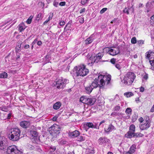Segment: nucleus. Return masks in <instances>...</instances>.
Masks as SVG:
<instances>
[{
    "mask_svg": "<svg viewBox=\"0 0 154 154\" xmlns=\"http://www.w3.org/2000/svg\"><path fill=\"white\" fill-rule=\"evenodd\" d=\"M107 8H103L100 11V13L101 14H102L103 13L105 12L107 10Z\"/></svg>",
    "mask_w": 154,
    "mask_h": 154,
    "instance_id": "37998d69",
    "label": "nucleus"
},
{
    "mask_svg": "<svg viewBox=\"0 0 154 154\" xmlns=\"http://www.w3.org/2000/svg\"><path fill=\"white\" fill-rule=\"evenodd\" d=\"M148 78V75L147 74H145L143 77V79L145 80H147Z\"/></svg>",
    "mask_w": 154,
    "mask_h": 154,
    "instance_id": "09e8293b",
    "label": "nucleus"
},
{
    "mask_svg": "<svg viewBox=\"0 0 154 154\" xmlns=\"http://www.w3.org/2000/svg\"><path fill=\"white\" fill-rule=\"evenodd\" d=\"M85 140V137L79 135L77 137V140L79 141H82Z\"/></svg>",
    "mask_w": 154,
    "mask_h": 154,
    "instance_id": "cd10ccee",
    "label": "nucleus"
},
{
    "mask_svg": "<svg viewBox=\"0 0 154 154\" xmlns=\"http://www.w3.org/2000/svg\"><path fill=\"white\" fill-rule=\"evenodd\" d=\"M109 140L106 137H101L98 140V142L99 145H102L108 142Z\"/></svg>",
    "mask_w": 154,
    "mask_h": 154,
    "instance_id": "2eb2a0df",
    "label": "nucleus"
},
{
    "mask_svg": "<svg viewBox=\"0 0 154 154\" xmlns=\"http://www.w3.org/2000/svg\"><path fill=\"white\" fill-rule=\"evenodd\" d=\"M65 24V22L63 20H62L60 21L59 23V24L60 26H62L64 25Z\"/></svg>",
    "mask_w": 154,
    "mask_h": 154,
    "instance_id": "8fccbe9b",
    "label": "nucleus"
},
{
    "mask_svg": "<svg viewBox=\"0 0 154 154\" xmlns=\"http://www.w3.org/2000/svg\"><path fill=\"white\" fill-rule=\"evenodd\" d=\"M85 8H83L80 10V13L82 14L83 12H85Z\"/></svg>",
    "mask_w": 154,
    "mask_h": 154,
    "instance_id": "603ef678",
    "label": "nucleus"
},
{
    "mask_svg": "<svg viewBox=\"0 0 154 154\" xmlns=\"http://www.w3.org/2000/svg\"><path fill=\"white\" fill-rule=\"evenodd\" d=\"M117 115V112H112L111 114V116H116Z\"/></svg>",
    "mask_w": 154,
    "mask_h": 154,
    "instance_id": "864d4df0",
    "label": "nucleus"
},
{
    "mask_svg": "<svg viewBox=\"0 0 154 154\" xmlns=\"http://www.w3.org/2000/svg\"><path fill=\"white\" fill-rule=\"evenodd\" d=\"M74 71V76L77 77L79 76H84L87 75L89 72V70L84 64H81L75 66Z\"/></svg>",
    "mask_w": 154,
    "mask_h": 154,
    "instance_id": "f257e3e1",
    "label": "nucleus"
},
{
    "mask_svg": "<svg viewBox=\"0 0 154 154\" xmlns=\"http://www.w3.org/2000/svg\"><path fill=\"white\" fill-rule=\"evenodd\" d=\"M88 1V0H82L81 3L82 4L84 5L87 3Z\"/></svg>",
    "mask_w": 154,
    "mask_h": 154,
    "instance_id": "a18cd8bd",
    "label": "nucleus"
},
{
    "mask_svg": "<svg viewBox=\"0 0 154 154\" xmlns=\"http://www.w3.org/2000/svg\"><path fill=\"white\" fill-rule=\"evenodd\" d=\"M105 122V121L104 120H103L101 122H100V123H99V125H98V126H100L103 123H104Z\"/></svg>",
    "mask_w": 154,
    "mask_h": 154,
    "instance_id": "052dcab7",
    "label": "nucleus"
},
{
    "mask_svg": "<svg viewBox=\"0 0 154 154\" xmlns=\"http://www.w3.org/2000/svg\"><path fill=\"white\" fill-rule=\"evenodd\" d=\"M23 24H20L19 25V30L20 32H22L25 29V28L23 26Z\"/></svg>",
    "mask_w": 154,
    "mask_h": 154,
    "instance_id": "c85d7f7f",
    "label": "nucleus"
},
{
    "mask_svg": "<svg viewBox=\"0 0 154 154\" xmlns=\"http://www.w3.org/2000/svg\"><path fill=\"white\" fill-rule=\"evenodd\" d=\"M136 76L134 74L131 72L127 73L123 79V83L126 85H130L133 82Z\"/></svg>",
    "mask_w": 154,
    "mask_h": 154,
    "instance_id": "20e7f679",
    "label": "nucleus"
},
{
    "mask_svg": "<svg viewBox=\"0 0 154 154\" xmlns=\"http://www.w3.org/2000/svg\"><path fill=\"white\" fill-rule=\"evenodd\" d=\"M84 127L86 131H87L90 128L98 129L99 128V126H98V124L96 123H93L90 122H87L84 125Z\"/></svg>",
    "mask_w": 154,
    "mask_h": 154,
    "instance_id": "9b49d317",
    "label": "nucleus"
},
{
    "mask_svg": "<svg viewBox=\"0 0 154 154\" xmlns=\"http://www.w3.org/2000/svg\"><path fill=\"white\" fill-rule=\"evenodd\" d=\"M40 4L42 5L43 6V8L44 6V3L42 2H41Z\"/></svg>",
    "mask_w": 154,
    "mask_h": 154,
    "instance_id": "338daca9",
    "label": "nucleus"
},
{
    "mask_svg": "<svg viewBox=\"0 0 154 154\" xmlns=\"http://www.w3.org/2000/svg\"><path fill=\"white\" fill-rule=\"evenodd\" d=\"M131 43L133 44H134L137 43V40L135 37L132 38L131 40Z\"/></svg>",
    "mask_w": 154,
    "mask_h": 154,
    "instance_id": "72a5a7b5",
    "label": "nucleus"
},
{
    "mask_svg": "<svg viewBox=\"0 0 154 154\" xmlns=\"http://www.w3.org/2000/svg\"><path fill=\"white\" fill-rule=\"evenodd\" d=\"M116 19H114L113 20H112L110 22L111 23H115L116 21Z\"/></svg>",
    "mask_w": 154,
    "mask_h": 154,
    "instance_id": "e2e57ef3",
    "label": "nucleus"
},
{
    "mask_svg": "<svg viewBox=\"0 0 154 154\" xmlns=\"http://www.w3.org/2000/svg\"><path fill=\"white\" fill-rule=\"evenodd\" d=\"M146 118L143 122L140 125V129L141 130H146L150 126L151 120L148 116H146Z\"/></svg>",
    "mask_w": 154,
    "mask_h": 154,
    "instance_id": "0eeeda50",
    "label": "nucleus"
},
{
    "mask_svg": "<svg viewBox=\"0 0 154 154\" xmlns=\"http://www.w3.org/2000/svg\"><path fill=\"white\" fill-rule=\"evenodd\" d=\"M68 81L66 79L61 78L56 80V86L58 89H63L66 86V84L68 83Z\"/></svg>",
    "mask_w": 154,
    "mask_h": 154,
    "instance_id": "423d86ee",
    "label": "nucleus"
},
{
    "mask_svg": "<svg viewBox=\"0 0 154 154\" xmlns=\"http://www.w3.org/2000/svg\"><path fill=\"white\" fill-rule=\"evenodd\" d=\"M129 131L135 132V126L134 125H131L129 127Z\"/></svg>",
    "mask_w": 154,
    "mask_h": 154,
    "instance_id": "bb28decb",
    "label": "nucleus"
},
{
    "mask_svg": "<svg viewBox=\"0 0 154 154\" xmlns=\"http://www.w3.org/2000/svg\"><path fill=\"white\" fill-rule=\"evenodd\" d=\"M116 59L115 58H112L110 60V62L112 63L113 64H116Z\"/></svg>",
    "mask_w": 154,
    "mask_h": 154,
    "instance_id": "c03bdc74",
    "label": "nucleus"
},
{
    "mask_svg": "<svg viewBox=\"0 0 154 154\" xmlns=\"http://www.w3.org/2000/svg\"><path fill=\"white\" fill-rule=\"evenodd\" d=\"M79 132L75 130L72 132L69 133V135L72 138H75L78 137L79 135Z\"/></svg>",
    "mask_w": 154,
    "mask_h": 154,
    "instance_id": "6ab92c4d",
    "label": "nucleus"
},
{
    "mask_svg": "<svg viewBox=\"0 0 154 154\" xmlns=\"http://www.w3.org/2000/svg\"><path fill=\"white\" fill-rule=\"evenodd\" d=\"M139 121L140 122V124H142L143 122L144 121V120L143 119L142 117L140 118L139 119Z\"/></svg>",
    "mask_w": 154,
    "mask_h": 154,
    "instance_id": "3c124183",
    "label": "nucleus"
},
{
    "mask_svg": "<svg viewBox=\"0 0 154 154\" xmlns=\"http://www.w3.org/2000/svg\"><path fill=\"white\" fill-rule=\"evenodd\" d=\"M29 45H26L24 46V48L25 49H27L29 47Z\"/></svg>",
    "mask_w": 154,
    "mask_h": 154,
    "instance_id": "bf43d9fd",
    "label": "nucleus"
},
{
    "mask_svg": "<svg viewBox=\"0 0 154 154\" xmlns=\"http://www.w3.org/2000/svg\"><path fill=\"white\" fill-rule=\"evenodd\" d=\"M86 92L88 94H90L93 88L91 85H89L85 87Z\"/></svg>",
    "mask_w": 154,
    "mask_h": 154,
    "instance_id": "4be33fe9",
    "label": "nucleus"
},
{
    "mask_svg": "<svg viewBox=\"0 0 154 154\" xmlns=\"http://www.w3.org/2000/svg\"><path fill=\"white\" fill-rule=\"evenodd\" d=\"M32 17H33L32 16H30L26 20V23L29 24L31 23Z\"/></svg>",
    "mask_w": 154,
    "mask_h": 154,
    "instance_id": "2f4dec72",
    "label": "nucleus"
},
{
    "mask_svg": "<svg viewBox=\"0 0 154 154\" xmlns=\"http://www.w3.org/2000/svg\"><path fill=\"white\" fill-rule=\"evenodd\" d=\"M11 114L9 113L8 114L7 118L8 119H10L11 117Z\"/></svg>",
    "mask_w": 154,
    "mask_h": 154,
    "instance_id": "4d7b16f0",
    "label": "nucleus"
},
{
    "mask_svg": "<svg viewBox=\"0 0 154 154\" xmlns=\"http://www.w3.org/2000/svg\"><path fill=\"white\" fill-rule=\"evenodd\" d=\"M93 36L91 35L89 38H87L85 40L86 44H88L91 43L93 41Z\"/></svg>",
    "mask_w": 154,
    "mask_h": 154,
    "instance_id": "5701e85b",
    "label": "nucleus"
},
{
    "mask_svg": "<svg viewBox=\"0 0 154 154\" xmlns=\"http://www.w3.org/2000/svg\"><path fill=\"white\" fill-rule=\"evenodd\" d=\"M115 67L116 68L118 69L119 70H120L122 68V67L121 66V65L119 63L116 64L115 65Z\"/></svg>",
    "mask_w": 154,
    "mask_h": 154,
    "instance_id": "58836bf2",
    "label": "nucleus"
},
{
    "mask_svg": "<svg viewBox=\"0 0 154 154\" xmlns=\"http://www.w3.org/2000/svg\"><path fill=\"white\" fill-rule=\"evenodd\" d=\"M143 136H144V135L143 134H141L140 133L137 132V133H134V137H143Z\"/></svg>",
    "mask_w": 154,
    "mask_h": 154,
    "instance_id": "393cba45",
    "label": "nucleus"
},
{
    "mask_svg": "<svg viewBox=\"0 0 154 154\" xmlns=\"http://www.w3.org/2000/svg\"><path fill=\"white\" fill-rule=\"evenodd\" d=\"M103 56L102 55H97L96 56L94 57L93 58V57H91L90 58V60H91L92 59L93 60H92L91 63L92 64L93 63L95 62L96 63H98L99 60Z\"/></svg>",
    "mask_w": 154,
    "mask_h": 154,
    "instance_id": "dca6fc26",
    "label": "nucleus"
},
{
    "mask_svg": "<svg viewBox=\"0 0 154 154\" xmlns=\"http://www.w3.org/2000/svg\"><path fill=\"white\" fill-rule=\"evenodd\" d=\"M137 43L139 45H142L143 44L144 41L142 40H140L137 42Z\"/></svg>",
    "mask_w": 154,
    "mask_h": 154,
    "instance_id": "49530a36",
    "label": "nucleus"
},
{
    "mask_svg": "<svg viewBox=\"0 0 154 154\" xmlns=\"http://www.w3.org/2000/svg\"><path fill=\"white\" fill-rule=\"evenodd\" d=\"M66 2H60L59 3V5L61 6H64L65 5Z\"/></svg>",
    "mask_w": 154,
    "mask_h": 154,
    "instance_id": "de8ad7c7",
    "label": "nucleus"
},
{
    "mask_svg": "<svg viewBox=\"0 0 154 154\" xmlns=\"http://www.w3.org/2000/svg\"><path fill=\"white\" fill-rule=\"evenodd\" d=\"M123 12L125 13L126 14H129V8H125L123 11Z\"/></svg>",
    "mask_w": 154,
    "mask_h": 154,
    "instance_id": "4c0bfd02",
    "label": "nucleus"
},
{
    "mask_svg": "<svg viewBox=\"0 0 154 154\" xmlns=\"http://www.w3.org/2000/svg\"><path fill=\"white\" fill-rule=\"evenodd\" d=\"M107 79L106 77L101 74L99 75L98 76V79L96 78L91 85L93 89L98 86L100 88L103 87L105 85V81H106Z\"/></svg>",
    "mask_w": 154,
    "mask_h": 154,
    "instance_id": "f03ea898",
    "label": "nucleus"
},
{
    "mask_svg": "<svg viewBox=\"0 0 154 154\" xmlns=\"http://www.w3.org/2000/svg\"><path fill=\"white\" fill-rule=\"evenodd\" d=\"M61 106V103L60 102L55 103L53 105V108L55 109H58Z\"/></svg>",
    "mask_w": 154,
    "mask_h": 154,
    "instance_id": "b1692460",
    "label": "nucleus"
},
{
    "mask_svg": "<svg viewBox=\"0 0 154 154\" xmlns=\"http://www.w3.org/2000/svg\"><path fill=\"white\" fill-rule=\"evenodd\" d=\"M132 111V110L130 108H127L125 111V112L126 113H128V114H131V112Z\"/></svg>",
    "mask_w": 154,
    "mask_h": 154,
    "instance_id": "f704fd0d",
    "label": "nucleus"
},
{
    "mask_svg": "<svg viewBox=\"0 0 154 154\" xmlns=\"http://www.w3.org/2000/svg\"><path fill=\"white\" fill-rule=\"evenodd\" d=\"M7 152L8 154H22V152L14 145L9 146L7 149Z\"/></svg>",
    "mask_w": 154,
    "mask_h": 154,
    "instance_id": "1a4fd4ad",
    "label": "nucleus"
},
{
    "mask_svg": "<svg viewBox=\"0 0 154 154\" xmlns=\"http://www.w3.org/2000/svg\"><path fill=\"white\" fill-rule=\"evenodd\" d=\"M52 16L51 17L50 16H49V17H48V20H47L43 24L44 25H45L46 24H47L48 22L49 21H50V20H51L52 19Z\"/></svg>",
    "mask_w": 154,
    "mask_h": 154,
    "instance_id": "ea45409f",
    "label": "nucleus"
},
{
    "mask_svg": "<svg viewBox=\"0 0 154 154\" xmlns=\"http://www.w3.org/2000/svg\"><path fill=\"white\" fill-rule=\"evenodd\" d=\"M21 44H20L16 46L15 48L16 52H18L20 50L21 47Z\"/></svg>",
    "mask_w": 154,
    "mask_h": 154,
    "instance_id": "c756f323",
    "label": "nucleus"
},
{
    "mask_svg": "<svg viewBox=\"0 0 154 154\" xmlns=\"http://www.w3.org/2000/svg\"><path fill=\"white\" fill-rule=\"evenodd\" d=\"M151 18L152 20L153 21H154V15L152 16L151 17Z\"/></svg>",
    "mask_w": 154,
    "mask_h": 154,
    "instance_id": "69168bd1",
    "label": "nucleus"
},
{
    "mask_svg": "<svg viewBox=\"0 0 154 154\" xmlns=\"http://www.w3.org/2000/svg\"><path fill=\"white\" fill-rule=\"evenodd\" d=\"M136 149V146L135 144H133L129 150L125 152L124 154H132L134 152Z\"/></svg>",
    "mask_w": 154,
    "mask_h": 154,
    "instance_id": "a211bd4d",
    "label": "nucleus"
},
{
    "mask_svg": "<svg viewBox=\"0 0 154 154\" xmlns=\"http://www.w3.org/2000/svg\"><path fill=\"white\" fill-rule=\"evenodd\" d=\"M42 14L41 13H39L38 14L37 16V17H36V20L38 21L39 20L40 18L42 19Z\"/></svg>",
    "mask_w": 154,
    "mask_h": 154,
    "instance_id": "c9c22d12",
    "label": "nucleus"
},
{
    "mask_svg": "<svg viewBox=\"0 0 154 154\" xmlns=\"http://www.w3.org/2000/svg\"><path fill=\"white\" fill-rule=\"evenodd\" d=\"M70 26L71 24L69 23V22H68L66 25V26L64 29V30L65 31H66L67 30H69V29Z\"/></svg>",
    "mask_w": 154,
    "mask_h": 154,
    "instance_id": "7c9ffc66",
    "label": "nucleus"
},
{
    "mask_svg": "<svg viewBox=\"0 0 154 154\" xmlns=\"http://www.w3.org/2000/svg\"><path fill=\"white\" fill-rule=\"evenodd\" d=\"M119 51L118 49H117L115 48H109V50L108 52V53L110 55L112 56H115L119 54Z\"/></svg>",
    "mask_w": 154,
    "mask_h": 154,
    "instance_id": "4468645a",
    "label": "nucleus"
},
{
    "mask_svg": "<svg viewBox=\"0 0 154 154\" xmlns=\"http://www.w3.org/2000/svg\"><path fill=\"white\" fill-rule=\"evenodd\" d=\"M7 73L5 72L0 73V78H5L7 77Z\"/></svg>",
    "mask_w": 154,
    "mask_h": 154,
    "instance_id": "a878e982",
    "label": "nucleus"
},
{
    "mask_svg": "<svg viewBox=\"0 0 154 154\" xmlns=\"http://www.w3.org/2000/svg\"><path fill=\"white\" fill-rule=\"evenodd\" d=\"M129 13L130 12L131 13H133L134 11V8L132 6L131 7L129 8Z\"/></svg>",
    "mask_w": 154,
    "mask_h": 154,
    "instance_id": "e433bc0d",
    "label": "nucleus"
},
{
    "mask_svg": "<svg viewBox=\"0 0 154 154\" xmlns=\"http://www.w3.org/2000/svg\"><path fill=\"white\" fill-rule=\"evenodd\" d=\"M107 154H113V153L112 152H109Z\"/></svg>",
    "mask_w": 154,
    "mask_h": 154,
    "instance_id": "774afa93",
    "label": "nucleus"
},
{
    "mask_svg": "<svg viewBox=\"0 0 154 154\" xmlns=\"http://www.w3.org/2000/svg\"><path fill=\"white\" fill-rule=\"evenodd\" d=\"M124 94L125 95H126V97H130L133 95V94L130 92L128 93H125Z\"/></svg>",
    "mask_w": 154,
    "mask_h": 154,
    "instance_id": "473e14b6",
    "label": "nucleus"
},
{
    "mask_svg": "<svg viewBox=\"0 0 154 154\" xmlns=\"http://www.w3.org/2000/svg\"><path fill=\"white\" fill-rule=\"evenodd\" d=\"M31 127L32 128H33V129L30 130V134L32 137H37L38 136V132L36 131L35 128L34 126H31Z\"/></svg>",
    "mask_w": 154,
    "mask_h": 154,
    "instance_id": "f3484780",
    "label": "nucleus"
},
{
    "mask_svg": "<svg viewBox=\"0 0 154 154\" xmlns=\"http://www.w3.org/2000/svg\"><path fill=\"white\" fill-rule=\"evenodd\" d=\"M58 4V3L57 2H54L53 3V5L55 7H57V5Z\"/></svg>",
    "mask_w": 154,
    "mask_h": 154,
    "instance_id": "5fc2aeb1",
    "label": "nucleus"
},
{
    "mask_svg": "<svg viewBox=\"0 0 154 154\" xmlns=\"http://www.w3.org/2000/svg\"><path fill=\"white\" fill-rule=\"evenodd\" d=\"M6 141V139L4 137L0 136V149H1L3 150L5 148V144Z\"/></svg>",
    "mask_w": 154,
    "mask_h": 154,
    "instance_id": "f8f14e48",
    "label": "nucleus"
},
{
    "mask_svg": "<svg viewBox=\"0 0 154 154\" xmlns=\"http://www.w3.org/2000/svg\"><path fill=\"white\" fill-rule=\"evenodd\" d=\"M80 101L83 103L92 105L95 103L96 99L95 98H88L85 96H82L80 97Z\"/></svg>",
    "mask_w": 154,
    "mask_h": 154,
    "instance_id": "6e6552de",
    "label": "nucleus"
},
{
    "mask_svg": "<svg viewBox=\"0 0 154 154\" xmlns=\"http://www.w3.org/2000/svg\"><path fill=\"white\" fill-rule=\"evenodd\" d=\"M20 125L23 128L26 129L30 126L31 123L29 121H23L20 122Z\"/></svg>",
    "mask_w": 154,
    "mask_h": 154,
    "instance_id": "ddd939ff",
    "label": "nucleus"
},
{
    "mask_svg": "<svg viewBox=\"0 0 154 154\" xmlns=\"http://www.w3.org/2000/svg\"><path fill=\"white\" fill-rule=\"evenodd\" d=\"M140 91L141 92H143L144 90V88L143 87H141L140 89Z\"/></svg>",
    "mask_w": 154,
    "mask_h": 154,
    "instance_id": "6e6d98bb",
    "label": "nucleus"
},
{
    "mask_svg": "<svg viewBox=\"0 0 154 154\" xmlns=\"http://www.w3.org/2000/svg\"><path fill=\"white\" fill-rule=\"evenodd\" d=\"M146 58L148 59L151 66L154 68V53L151 51H149L146 53Z\"/></svg>",
    "mask_w": 154,
    "mask_h": 154,
    "instance_id": "9d476101",
    "label": "nucleus"
},
{
    "mask_svg": "<svg viewBox=\"0 0 154 154\" xmlns=\"http://www.w3.org/2000/svg\"><path fill=\"white\" fill-rule=\"evenodd\" d=\"M51 149H52L53 151H54L55 150L56 148L54 146L53 147H51Z\"/></svg>",
    "mask_w": 154,
    "mask_h": 154,
    "instance_id": "680f3d73",
    "label": "nucleus"
},
{
    "mask_svg": "<svg viewBox=\"0 0 154 154\" xmlns=\"http://www.w3.org/2000/svg\"><path fill=\"white\" fill-rule=\"evenodd\" d=\"M61 126L57 124H54L49 128L48 131L53 138H56L60 133Z\"/></svg>",
    "mask_w": 154,
    "mask_h": 154,
    "instance_id": "39448f33",
    "label": "nucleus"
},
{
    "mask_svg": "<svg viewBox=\"0 0 154 154\" xmlns=\"http://www.w3.org/2000/svg\"><path fill=\"white\" fill-rule=\"evenodd\" d=\"M42 44V42L41 41H38L37 42V44L38 45H41Z\"/></svg>",
    "mask_w": 154,
    "mask_h": 154,
    "instance_id": "13d9d810",
    "label": "nucleus"
},
{
    "mask_svg": "<svg viewBox=\"0 0 154 154\" xmlns=\"http://www.w3.org/2000/svg\"><path fill=\"white\" fill-rule=\"evenodd\" d=\"M134 132L129 131L127 134H125V137L128 138H131L132 137H134Z\"/></svg>",
    "mask_w": 154,
    "mask_h": 154,
    "instance_id": "412c9836",
    "label": "nucleus"
},
{
    "mask_svg": "<svg viewBox=\"0 0 154 154\" xmlns=\"http://www.w3.org/2000/svg\"><path fill=\"white\" fill-rule=\"evenodd\" d=\"M57 119V117H54L53 118V120L54 121H56Z\"/></svg>",
    "mask_w": 154,
    "mask_h": 154,
    "instance_id": "0e129e2a",
    "label": "nucleus"
},
{
    "mask_svg": "<svg viewBox=\"0 0 154 154\" xmlns=\"http://www.w3.org/2000/svg\"><path fill=\"white\" fill-rule=\"evenodd\" d=\"M79 22L81 23H83L84 22V18L83 17H80L79 18Z\"/></svg>",
    "mask_w": 154,
    "mask_h": 154,
    "instance_id": "79ce46f5",
    "label": "nucleus"
},
{
    "mask_svg": "<svg viewBox=\"0 0 154 154\" xmlns=\"http://www.w3.org/2000/svg\"><path fill=\"white\" fill-rule=\"evenodd\" d=\"M21 131L18 128H14L11 129L8 135L9 139L13 141H16L19 140Z\"/></svg>",
    "mask_w": 154,
    "mask_h": 154,
    "instance_id": "7ed1b4c3",
    "label": "nucleus"
},
{
    "mask_svg": "<svg viewBox=\"0 0 154 154\" xmlns=\"http://www.w3.org/2000/svg\"><path fill=\"white\" fill-rule=\"evenodd\" d=\"M116 130V128L111 124L109 125L108 128L104 129L105 132L106 133H109L110 132H111L114 130Z\"/></svg>",
    "mask_w": 154,
    "mask_h": 154,
    "instance_id": "aec40b11",
    "label": "nucleus"
},
{
    "mask_svg": "<svg viewBox=\"0 0 154 154\" xmlns=\"http://www.w3.org/2000/svg\"><path fill=\"white\" fill-rule=\"evenodd\" d=\"M120 107L118 105L116 106L113 109L114 111H119L120 109Z\"/></svg>",
    "mask_w": 154,
    "mask_h": 154,
    "instance_id": "a19ab883",
    "label": "nucleus"
}]
</instances>
